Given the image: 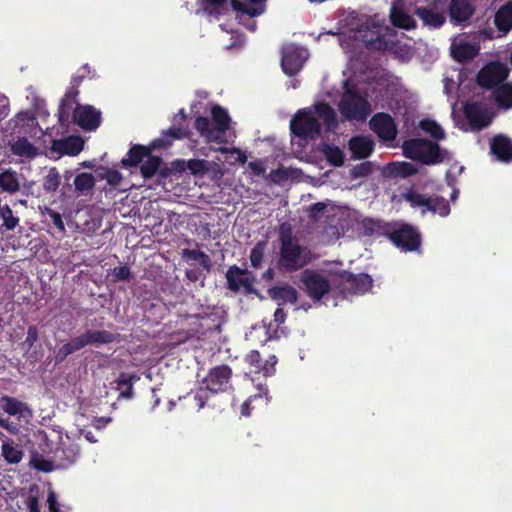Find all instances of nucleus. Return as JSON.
Wrapping results in <instances>:
<instances>
[{
  "label": "nucleus",
  "instance_id": "obj_1",
  "mask_svg": "<svg viewBox=\"0 0 512 512\" xmlns=\"http://www.w3.org/2000/svg\"><path fill=\"white\" fill-rule=\"evenodd\" d=\"M313 260L310 248L301 245L300 241L279 245L276 268L284 274H291L304 269Z\"/></svg>",
  "mask_w": 512,
  "mask_h": 512
},
{
  "label": "nucleus",
  "instance_id": "obj_2",
  "mask_svg": "<svg viewBox=\"0 0 512 512\" xmlns=\"http://www.w3.org/2000/svg\"><path fill=\"white\" fill-rule=\"evenodd\" d=\"M403 154L406 158L424 165L439 164L444 161L439 144L428 139L413 138L403 142Z\"/></svg>",
  "mask_w": 512,
  "mask_h": 512
},
{
  "label": "nucleus",
  "instance_id": "obj_3",
  "mask_svg": "<svg viewBox=\"0 0 512 512\" xmlns=\"http://www.w3.org/2000/svg\"><path fill=\"white\" fill-rule=\"evenodd\" d=\"M386 237L401 251L414 252L420 248L421 234L417 228L407 223L391 224Z\"/></svg>",
  "mask_w": 512,
  "mask_h": 512
},
{
  "label": "nucleus",
  "instance_id": "obj_4",
  "mask_svg": "<svg viewBox=\"0 0 512 512\" xmlns=\"http://www.w3.org/2000/svg\"><path fill=\"white\" fill-rule=\"evenodd\" d=\"M339 109L342 116L347 120L363 121L371 113L369 101L356 89L345 91Z\"/></svg>",
  "mask_w": 512,
  "mask_h": 512
},
{
  "label": "nucleus",
  "instance_id": "obj_5",
  "mask_svg": "<svg viewBox=\"0 0 512 512\" xmlns=\"http://www.w3.org/2000/svg\"><path fill=\"white\" fill-rule=\"evenodd\" d=\"M291 133L304 140H312L320 135L321 125L311 111L300 109L290 121Z\"/></svg>",
  "mask_w": 512,
  "mask_h": 512
},
{
  "label": "nucleus",
  "instance_id": "obj_6",
  "mask_svg": "<svg viewBox=\"0 0 512 512\" xmlns=\"http://www.w3.org/2000/svg\"><path fill=\"white\" fill-rule=\"evenodd\" d=\"M232 369L227 364L217 365L211 368L202 380L203 388L209 395L226 393L233 389Z\"/></svg>",
  "mask_w": 512,
  "mask_h": 512
},
{
  "label": "nucleus",
  "instance_id": "obj_7",
  "mask_svg": "<svg viewBox=\"0 0 512 512\" xmlns=\"http://www.w3.org/2000/svg\"><path fill=\"white\" fill-rule=\"evenodd\" d=\"M225 277L228 290L234 293L242 291L245 295L257 293L254 288L256 277L251 271L232 265L227 269Z\"/></svg>",
  "mask_w": 512,
  "mask_h": 512
},
{
  "label": "nucleus",
  "instance_id": "obj_8",
  "mask_svg": "<svg viewBox=\"0 0 512 512\" xmlns=\"http://www.w3.org/2000/svg\"><path fill=\"white\" fill-rule=\"evenodd\" d=\"M300 280L305 287L307 295L313 301H320L330 292L331 284L329 279L316 270L305 269L301 274Z\"/></svg>",
  "mask_w": 512,
  "mask_h": 512
},
{
  "label": "nucleus",
  "instance_id": "obj_9",
  "mask_svg": "<svg viewBox=\"0 0 512 512\" xmlns=\"http://www.w3.org/2000/svg\"><path fill=\"white\" fill-rule=\"evenodd\" d=\"M508 73L509 71L505 65L494 62L478 72L477 83L484 89H495L508 77Z\"/></svg>",
  "mask_w": 512,
  "mask_h": 512
},
{
  "label": "nucleus",
  "instance_id": "obj_10",
  "mask_svg": "<svg viewBox=\"0 0 512 512\" xmlns=\"http://www.w3.org/2000/svg\"><path fill=\"white\" fill-rule=\"evenodd\" d=\"M371 130L383 141H393L397 137V125L393 117L385 112H378L369 122Z\"/></svg>",
  "mask_w": 512,
  "mask_h": 512
},
{
  "label": "nucleus",
  "instance_id": "obj_11",
  "mask_svg": "<svg viewBox=\"0 0 512 512\" xmlns=\"http://www.w3.org/2000/svg\"><path fill=\"white\" fill-rule=\"evenodd\" d=\"M463 114L472 130L480 131L490 125L491 115L480 102H466L463 104Z\"/></svg>",
  "mask_w": 512,
  "mask_h": 512
},
{
  "label": "nucleus",
  "instance_id": "obj_12",
  "mask_svg": "<svg viewBox=\"0 0 512 512\" xmlns=\"http://www.w3.org/2000/svg\"><path fill=\"white\" fill-rule=\"evenodd\" d=\"M73 121L85 131H94L101 124V112L92 105H80L74 109Z\"/></svg>",
  "mask_w": 512,
  "mask_h": 512
},
{
  "label": "nucleus",
  "instance_id": "obj_13",
  "mask_svg": "<svg viewBox=\"0 0 512 512\" xmlns=\"http://www.w3.org/2000/svg\"><path fill=\"white\" fill-rule=\"evenodd\" d=\"M340 279L344 290L350 294H364L372 288L373 284V279L366 273L354 274L343 271L340 274Z\"/></svg>",
  "mask_w": 512,
  "mask_h": 512
},
{
  "label": "nucleus",
  "instance_id": "obj_14",
  "mask_svg": "<svg viewBox=\"0 0 512 512\" xmlns=\"http://www.w3.org/2000/svg\"><path fill=\"white\" fill-rule=\"evenodd\" d=\"M306 57L304 56V51L297 48L292 47L288 48L283 52L281 59V67L283 72L292 77L298 74L303 68Z\"/></svg>",
  "mask_w": 512,
  "mask_h": 512
},
{
  "label": "nucleus",
  "instance_id": "obj_15",
  "mask_svg": "<svg viewBox=\"0 0 512 512\" xmlns=\"http://www.w3.org/2000/svg\"><path fill=\"white\" fill-rule=\"evenodd\" d=\"M491 153L503 163L512 162V140L504 135L497 134L490 141Z\"/></svg>",
  "mask_w": 512,
  "mask_h": 512
},
{
  "label": "nucleus",
  "instance_id": "obj_16",
  "mask_svg": "<svg viewBox=\"0 0 512 512\" xmlns=\"http://www.w3.org/2000/svg\"><path fill=\"white\" fill-rule=\"evenodd\" d=\"M348 147L353 159H366L374 151L375 143L368 136L357 135L349 140Z\"/></svg>",
  "mask_w": 512,
  "mask_h": 512
},
{
  "label": "nucleus",
  "instance_id": "obj_17",
  "mask_svg": "<svg viewBox=\"0 0 512 512\" xmlns=\"http://www.w3.org/2000/svg\"><path fill=\"white\" fill-rule=\"evenodd\" d=\"M80 454L79 446L73 442H62L55 451V458L62 468L73 465Z\"/></svg>",
  "mask_w": 512,
  "mask_h": 512
},
{
  "label": "nucleus",
  "instance_id": "obj_18",
  "mask_svg": "<svg viewBox=\"0 0 512 512\" xmlns=\"http://www.w3.org/2000/svg\"><path fill=\"white\" fill-rule=\"evenodd\" d=\"M84 147L83 140L78 136H69L64 139L54 140L51 149L61 155H78Z\"/></svg>",
  "mask_w": 512,
  "mask_h": 512
},
{
  "label": "nucleus",
  "instance_id": "obj_19",
  "mask_svg": "<svg viewBox=\"0 0 512 512\" xmlns=\"http://www.w3.org/2000/svg\"><path fill=\"white\" fill-rule=\"evenodd\" d=\"M188 129L182 126H172L162 131L161 136L152 141V148L166 149L170 147L174 140H181L188 137Z\"/></svg>",
  "mask_w": 512,
  "mask_h": 512
},
{
  "label": "nucleus",
  "instance_id": "obj_20",
  "mask_svg": "<svg viewBox=\"0 0 512 512\" xmlns=\"http://www.w3.org/2000/svg\"><path fill=\"white\" fill-rule=\"evenodd\" d=\"M356 38L361 41L367 49L383 51L387 48V41L378 29H360Z\"/></svg>",
  "mask_w": 512,
  "mask_h": 512
},
{
  "label": "nucleus",
  "instance_id": "obj_21",
  "mask_svg": "<svg viewBox=\"0 0 512 512\" xmlns=\"http://www.w3.org/2000/svg\"><path fill=\"white\" fill-rule=\"evenodd\" d=\"M154 150L158 149L152 148V141L148 146L134 144L128 150L127 157L121 160V164L125 168L137 167L143 161V159L147 155L151 154Z\"/></svg>",
  "mask_w": 512,
  "mask_h": 512
},
{
  "label": "nucleus",
  "instance_id": "obj_22",
  "mask_svg": "<svg viewBox=\"0 0 512 512\" xmlns=\"http://www.w3.org/2000/svg\"><path fill=\"white\" fill-rule=\"evenodd\" d=\"M474 13V8L469 0H451L449 15L451 21L459 24L469 20Z\"/></svg>",
  "mask_w": 512,
  "mask_h": 512
},
{
  "label": "nucleus",
  "instance_id": "obj_23",
  "mask_svg": "<svg viewBox=\"0 0 512 512\" xmlns=\"http://www.w3.org/2000/svg\"><path fill=\"white\" fill-rule=\"evenodd\" d=\"M268 295L272 300L277 302L278 306L287 303L295 304L298 299L297 290L290 285L273 286L268 289Z\"/></svg>",
  "mask_w": 512,
  "mask_h": 512
},
{
  "label": "nucleus",
  "instance_id": "obj_24",
  "mask_svg": "<svg viewBox=\"0 0 512 512\" xmlns=\"http://www.w3.org/2000/svg\"><path fill=\"white\" fill-rule=\"evenodd\" d=\"M195 129L199 132L202 137H205L207 142H215L218 144H223L226 142L225 138L222 135L217 133L215 128L211 127V122L209 118L204 116H198L194 122Z\"/></svg>",
  "mask_w": 512,
  "mask_h": 512
},
{
  "label": "nucleus",
  "instance_id": "obj_25",
  "mask_svg": "<svg viewBox=\"0 0 512 512\" xmlns=\"http://www.w3.org/2000/svg\"><path fill=\"white\" fill-rule=\"evenodd\" d=\"M478 53L479 47L470 42H460L451 47V56L459 63H466L473 60Z\"/></svg>",
  "mask_w": 512,
  "mask_h": 512
},
{
  "label": "nucleus",
  "instance_id": "obj_26",
  "mask_svg": "<svg viewBox=\"0 0 512 512\" xmlns=\"http://www.w3.org/2000/svg\"><path fill=\"white\" fill-rule=\"evenodd\" d=\"M415 13L425 25L431 28H439L446 21L445 15L442 12H438L432 8L418 7Z\"/></svg>",
  "mask_w": 512,
  "mask_h": 512
},
{
  "label": "nucleus",
  "instance_id": "obj_27",
  "mask_svg": "<svg viewBox=\"0 0 512 512\" xmlns=\"http://www.w3.org/2000/svg\"><path fill=\"white\" fill-rule=\"evenodd\" d=\"M496 28L503 33H507L512 28V0L501 6L494 16Z\"/></svg>",
  "mask_w": 512,
  "mask_h": 512
},
{
  "label": "nucleus",
  "instance_id": "obj_28",
  "mask_svg": "<svg viewBox=\"0 0 512 512\" xmlns=\"http://www.w3.org/2000/svg\"><path fill=\"white\" fill-rule=\"evenodd\" d=\"M85 346L82 334L72 338L69 342L58 348L55 354V364L62 363L69 355L81 350Z\"/></svg>",
  "mask_w": 512,
  "mask_h": 512
},
{
  "label": "nucleus",
  "instance_id": "obj_29",
  "mask_svg": "<svg viewBox=\"0 0 512 512\" xmlns=\"http://www.w3.org/2000/svg\"><path fill=\"white\" fill-rule=\"evenodd\" d=\"M140 377L135 374H128L121 372L116 379L117 389L120 391V397L125 399H132L134 396L133 385Z\"/></svg>",
  "mask_w": 512,
  "mask_h": 512
},
{
  "label": "nucleus",
  "instance_id": "obj_30",
  "mask_svg": "<svg viewBox=\"0 0 512 512\" xmlns=\"http://www.w3.org/2000/svg\"><path fill=\"white\" fill-rule=\"evenodd\" d=\"M210 395L208 391H206L203 386H200L196 389H192L188 392L183 400L186 401V405L195 411H200L205 407Z\"/></svg>",
  "mask_w": 512,
  "mask_h": 512
},
{
  "label": "nucleus",
  "instance_id": "obj_31",
  "mask_svg": "<svg viewBox=\"0 0 512 512\" xmlns=\"http://www.w3.org/2000/svg\"><path fill=\"white\" fill-rule=\"evenodd\" d=\"M211 117L215 123L217 133L225 138V133L230 128L231 123V118L227 110L216 104L211 109Z\"/></svg>",
  "mask_w": 512,
  "mask_h": 512
},
{
  "label": "nucleus",
  "instance_id": "obj_32",
  "mask_svg": "<svg viewBox=\"0 0 512 512\" xmlns=\"http://www.w3.org/2000/svg\"><path fill=\"white\" fill-rule=\"evenodd\" d=\"M85 345L109 344L117 339V335L107 330H87L82 334Z\"/></svg>",
  "mask_w": 512,
  "mask_h": 512
},
{
  "label": "nucleus",
  "instance_id": "obj_33",
  "mask_svg": "<svg viewBox=\"0 0 512 512\" xmlns=\"http://www.w3.org/2000/svg\"><path fill=\"white\" fill-rule=\"evenodd\" d=\"M147 160L141 165L140 173L145 179H150L160 171L161 176L166 177L168 175L167 169L160 170L162 164V158L149 154L146 156Z\"/></svg>",
  "mask_w": 512,
  "mask_h": 512
},
{
  "label": "nucleus",
  "instance_id": "obj_34",
  "mask_svg": "<svg viewBox=\"0 0 512 512\" xmlns=\"http://www.w3.org/2000/svg\"><path fill=\"white\" fill-rule=\"evenodd\" d=\"M1 402L3 410L9 415L25 416V413L28 415L32 414V411L28 405L16 398L5 395L1 398Z\"/></svg>",
  "mask_w": 512,
  "mask_h": 512
},
{
  "label": "nucleus",
  "instance_id": "obj_35",
  "mask_svg": "<svg viewBox=\"0 0 512 512\" xmlns=\"http://www.w3.org/2000/svg\"><path fill=\"white\" fill-rule=\"evenodd\" d=\"M266 0H248L249 5L240 0H231L233 10L241 12L250 17H255L263 13V3Z\"/></svg>",
  "mask_w": 512,
  "mask_h": 512
},
{
  "label": "nucleus",
  "instance_id": "obj_36",
  "mask_svg": "<svg viewBox=\"0 0 512 512\" xmlns=\"http://www.w3.org/2000/svg\"><path fill=\"white\" fill-rule=\"evenodd\" d=\"M493 97L499 108H512V83H503L493 90Z\"/></svg>",
  "mask_w": 512,
  "mask_h": 512
},
{
  "label": "nucleus",
  "instance_id": "obj_37",
  "mask_svg": "<svg viewBox=\"0 0 512 512\" xmlns=\"http://www.w3.org/2000/svg\"><path fill=\"white\" fill-rule=\"evenodd\" d=\"M390 226V223L370 218H366L362 222L363 233L366 236L386 237V232H389Z\"/></svg>",
  "mask_w": 512,
  "mask_h": 512
},
{
  "label": "nucleus",
  "instance_id": "obj_38",
  "mask_svg": "<svg viewBox=\"0 0 512 512\" xmlns=\"http://www.w3.org/2000/svg\"><path fill=\"white\" fill-rule=\"evenodd\" d=\"M391 23L398 28L410 30L416 26L415 19L403 9L393 7L390 13Z\"/></svg>",
  "mask_w": 512,
  "mask_h": 512
},
{
  "label": "nucleus",
  "instance_id": "obj_39",
  "mask_svg": "<svg viewBox=\"0 0 512 512\" xmlns=\"http://www.w3.org/2000/svg\"><path fill=\"white\" fill-rule=\"evenodd\" d=\"M316 113L329 130L338 126V119L335 110L326 102H321L315 106Z\"/></svg>",
  "mask_w": 512,
  "mask_h": 512
},
{
  "label": "nucleus",
  "instance_id": "obj_40",
  "mask_svg": "<svg viewBox=\"0 0 512 512\" xmlns=\"http://www.w3.org/2000/svg\"><path fill=\"white\" fill-rule=\"evenodd\" d=\"M0 189L10 194H14L20 189L16 171L7 169L0 173Z\"/></svg>",
  "mask_w": 512,
  "mask_h": 512
},
{
  "label": "nucleus",
  "instance_id": "obj_41",
  "mask_svg": "<svg viewBox=\"0 0 512 512\" xmlns=\"http://www.w3.org/2000/svg\"><path fill=\"white\" fill-rule=\"evenodd\" d=\"M1 455L8 464H18L22 461L24 452L13 441H7L1 445Z\"/></svg>",
  "mask_w": 512,
  "mask_h": 512
},
{
  "label": "nucleus",
  "instance_id": "obj_42",
  "mask_svg": "<svg viewBox=\"0 0 512 512\" xmlns=\"http://www.w3.org/2000/svg\"><path fill=\"white\" fill-rule=\"evenodd\" d=\"M11 150L15 155L27 158H34L38 154L37 148L25 137L15 141Z\"/></svg>",
  "mask_w": 512,
  "mask_h": 512
},
{
  "label": "nucleus",
  "instance_id": "obj_43",
  "mask_svg": "<svg viewBox=\"0 0 512 512\" xmlns=\"http://www.w3.org/2000/svg\"><path fill=\"white\" fill-rule=\"evenodd\" d=\"M322 152L331 165L341 167L344 164V153L339 147L324 144Z\"/></svg>",
  "mask_w": 512,
  "mask_h": 512
},
{
  "label": "nucleus",
  "instance_id": "obj_44",
  "mask_svg": "<svg viewBox=\"0 0 512 512\" xmlns=\"http://www.w3.org/2000/svg\"><path fill=\"white\" fill-rule=\"evenodd\" d=\"M182 257L186 260L199 261L200 265L207 271H210L212 267L210 257L201 250L183 249Z\"/></svg>",
  "mask_w": 512,
  "mask_h": 512
},
{
  "label": "nucleus",
  "instance_id": "obj_45",
  "mask_svg": "<svg viewBox=\"0 0 512 512\" xmlns=\"http://www.w3.org/2000/svg\"><path fill=\"white\" fill-rule=\"evenodd\" d=\"M419 128L436 140L445 138L444 130L435 120L429 118L423 119L419 122Z\"/></svg>",
  "mask_w": 512,
  "mask_h": 512
},
{
  "label": "nucleus",
  "instance_id": "obj_46",
  "mask_svg": "<svg viewBox=\"0 0 512 512\" xmlns=\"http://www.w3.org/2000/svg\"><path fill=\"white\" fill-rule=\"evenodd\" d=\"M427 210L437 213L441 217L448 216L451 211L449 202L443 197H430V203L428 204Z\"/></svg>",
  "mask_w": 512,
  "mask_h": 512
},
{
  "label": "nucleus",
  "instance_id": "obj_47",
  "mask_svg": "<svg viewBox=\"0 0 512 512\" xmlns=\"http://www.w3.org/2000/svg\"><path fill=\"white\" fill-rule=\"evenodd\" d=\"M95 185V178L91 173L82 172L76 175L74 186L77 191L85 192L91 190Z\"/></svg>",
  "mask_w": 512,
  "mask_h": 512
},
{
  "label": "nucleus",
  "instance_id": "obj_48",
  "mask_svg": "<svg viewBox=\"0 0 512 512\" xmlns=\"http://www.w3.org/2000/svg\"><path fill=\"white\" fill-rule=\"evenodd\" d=\"M418 172L414 164L409 162H398L392 164L391 173L396 177L406 178Z\"/></svg>",
  "mask_w": 512,
  "mask_h": 512
},
{
  "label": "nucleus",
  "instance_id": "obj_49",
  "mask_svg": "<svg viewBox=\"0 0 512 512\" xmlns=\"http://www.w3.org/2000/svg\"><path fill=\"white\" fill-rule=\"evenodd\" d=\"M43 189L48 192L52 193L55 192L60 185V174L56 168H51L48 171V174L43 179Z\"/></svg>",
  "mask_w": 512,
  "mask_h": 512
},
{
  "label": "nucleus",
  "instance_id": "obj_50",
  "mask_svg": "<svg viewBox=\"0 0 512 512\" xmlns=\"http://www.w3.org/2000/svg\"><path fill=\"white\" fill-rule=\"evenodd\" d=\"M403 196L404 199L409 202L412 207L425 206L428 208V204L430 203V197H426L425 195L420 194L414 190H408Z\"/></svg>",
  "mask_w": 512,
  "mask_h": 512
},
{
  "label": "nucleus",
  "instance_id": "obj_51",
  "mask_svg": "<svg viewBox=\"0 0 512 512\" xmlns=\"http://www.w3.org/2000/svg\"><path fill=\"white\" fill-rule=\"evenodd\" d=\"M265 248H266V242L259 241L251 249L250 262H251L252 267H254V268L261 267L262 262H263Z\"/></svg>",
  "mask_w": 512,
  "mask_h": 512
},
{
  "label": "nucleus",
  "instance_id": "obj_52",
  "mask_svg": "<svg viewBox=\"0 0 512 512\" xmlns=\"http://www.w3.org/2000/svg\"><path fill=\"white\" fill-rule=\"evenodd\" d=\"M278 240L279 245L300 241L296 236L293 235L292 226L287 222H284L280 225Z\"/></svg>",
  "mask_w": 512,
  "mask_h": 512
},
{
  "label": "nucleus",
  "instance_id": "obj_53",
  "mask_svg": "<svg viewBox=\"0 0 512 512\" xmlns=\"http://www.w3.org/2000/svg\"><path fill=\"white\" fill-rule=\"evenodd\" d=\"M31 466L42 472H51L54 469V464L52 461L44 459L42 456L38 454H33L30 460Z\"/></svg>",
  "mask_w": 512,
  "mask_h": 512
},
{
  "label": "nucleus",
  "instance_id": "obj_54",
  "mask_svg": "<svg viewBox=\"0 0 512 512\" xmlns=\"http://www.w3.org/2000/svg\"><path fill=\"white\" fill-rule=\"evenodd\" d=\"M373 171L372 163L369 161L362 162L351 169V176L354 179L367 177Z\"/></svg>",
  "mask_w": 512,
  "mask_h": 512
},
{
  "label": "nucleus",
  "instance_id": "obj_55",
  "mask_svg": "<svg viewBox=\"0 0 512 512\" xmlns=\"http://www.w3.org/2000/svg\"><path fill=\"white\" fill-rule=\"evenodd\" d=\"M101 179H105L109 185L117 186L122 181V174L115 169H105L103 173L99 174Z\"/></svg>",
  "mask_w": 512,
  "mask_h": 512
},
{
  "label": "nucleus",
  "instance_id": "obj_56",
  "mask_svg": "<svg viewBox=\"0 0 512 512\" xmlns=\"http://www.w3.org/2000/svg\"><path fill=\"white\" fill-rule=\"evenodd\" d=\"M112 278L113 282H119V281H130L131 279V270L127 265H121L118 267H115L112 270Z\"/></svg>",
  "mask_w": 512,
  "mask_h": 512
},
{
  "label": "nucleus",
  "instance_id": "obj_57",
  "mask_svg": "<svg viewBox=\"0 0 512 512\" xmlns=\"http://www.w3.org/2000/svg\"><path fill=\"white\" fill-rule=\"evenodd\" d=\"M187 168L193 175L204 174L207 171L206 161L203 159H190Z\"/></svg>",
  "mask_w": 512,
  "mask_h": 512
},
{
  "label": "nucleus",
  "instance_id": "obj_58",
  "mask_svg": "<svg viewBox=\"0 0 512 512\" xmlns=\"http://www.w3.org/2000/svg\"><path fill=\"white\" fill-rule=\"evenodd\" d=\"M245 362L253 367L255 372H260L262 358L257 350L250 351L245 357Z\"/></svg>",
  "mask_w": 512,
  "mask_h": 512
},
{
  "label": "nucleus",
  "instance_id": "obj_59",
  "mask_svg": "<svg viewBox=\"0 0 512 512\" xmlns=\"http://www.w3.org/2000/svg\"><path fill=\"white\" fill-rule=\"evenodd\" d=\"M74 103L65 101V99H61L59 108H58V118L61 123L68 121L70 112Z\"/></svg>",
  "mask_w": 512,
  "mask_h": 512
},
{
  "label": "nucleus",
  "instance_id": "obj_60",
  "mask_svg": "<svg viewBox=\"0 0 512 512\" xmlns=\"http://www.w3.org/2000/svg\"><path fill=\"white\" fill-rule=\"evenodd\" d=\"M271 180L277 184L286 181L289 178V172L286 168L280 167L270 172Z\"/></svg>",
  "mask_w": 512,
  "mask_h": 512
},
{
  "label": "nucleus",
  "instance_id": "obj_61",
  "mask_svg": "<svg viewBox=\"0 0 512 512\" xmlns=\"http://www.w3.org/2000/svg\"><path fill=\"white\" fill-rule=\"evenodd\" d=\"M80 70H82L83 73L73 75L70 81L71 85L79 87L83 80L92 73L91 68L88 64H84Z\"/></svg>",
  "mask_w": 512,
  "mask_h": 512
},
{
  "label": "nucleus",
  "instance_id": "obj_62",
  "mask_svg": "<svg viewBox=\"0 0 512 512\" xmlns=\"http://www.w3.org/2000/svg\"><path fill=\"white\" fill-rule=\"evenodd\" d=\"M277 363V359L274 355L270 356L269 360H266L265 363H262L260 372L263 373L265 377L271 376L275 372V364Z\"/></svg>",
  "mask_w": 512,
  "mask_h": 512
},
{
  "label": "nucleus",
  "instance_id": "obj_63",
  "mask_svg": "<svg viewBox=\"0 0 512 512\" xmlns=\"http://www.w3.org/2000/svg\"><path fill=\"white\" fill-rule=\"evenodd\" d=\"M39 338V331H38V327L35 326V325H31L28 327V330H27V336H26V339H25V344L31 348L38 340Z\"/></svg>",
  "mask_w": 512,
  "mask_h": 512
},
{
  "label": "nucleus",
  "instance_id": "obj_64",
  "mask_svg": "<svg viewBox=\"0 0 512 512\" xmlns=\"http://www.w3.org/2000/svg\"><path fill=\"white\" fill-rule=\"evenodd\" d=\"M52 222L56 228H58L61 232L65 231V225L62 219V216L59 212L56 211H50L49 213Z\"/></svg>",
  "mask_w": 512,
  "mask_h": 512
}]
</instances>
